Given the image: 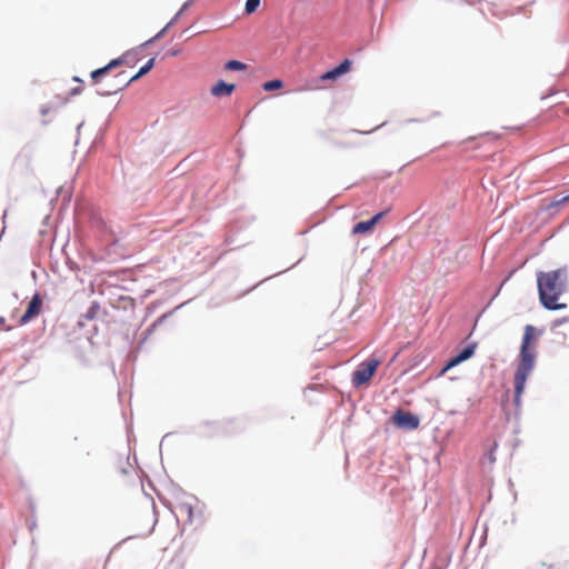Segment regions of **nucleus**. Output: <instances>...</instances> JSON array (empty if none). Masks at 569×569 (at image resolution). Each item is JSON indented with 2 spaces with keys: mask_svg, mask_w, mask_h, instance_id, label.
<instances>
[{
  "mask_svg": "<svg viewBox=\"0 0 569 569\" xmlns=\"http://www.w3.org/2000/svg\"><path fill=\"white\" fill-rule=\"evenodd\" d=\"M541 331L531 325H527L523 330V337L520 346L519 361L513 377L515 385V406H521V396L525 391V386L528 377L532 372L537 357V342Z\"/></svg>",
  "mask_w": 569,
  "mask_h": 569,
  "instance_id": "nucleus-1",
  "label": "nucleus"
},
{
  "mask_svg": "<svg viewBox=\"0 0 569 569\" xmlns=\"http://www.w3.org/2000/svg\"><path fill=\"white\" fill-rule=\"evenodd\" d=\"M567 269L559 268L551 271H540L537 274V283L540 302L546 309L558 310L566 307L558 303L559 297L567 290Z\"/></svg>",
  "mask_w": 569,
  "mask_h": 569,
  "instance_id": "nucleus-2",
  "label": "nucleus"
},
{
  "mask_svg": "<svg viewBox=\"0 0 569 569\" xmlns=\"http://www.w3.org/2000/svg\"><path fill=\"white\" fill-rule=\"evenodd\" d=\"M380 361L371 358L359 365L352 373V383L355 387H360L368 383L377 371Z\"/></svg>",
  "mask_w": 569,
  "mask_h": 569,
  "instance_id": "nucleus-3",
  "label": "nucleus"
},
{
  "mask_svg": "<svg viewBox=\"0 0 569 569\" xmlns=\"http://www.w3.org/2000/svg\"><path fill=\"white\" fill-rule=\"evenodd\" d=\"M129 57H130V53L126 52L122 56H120L119 58L111 60L107 66L99 68L97 70H93L91 72V79H92L93 83L94 84L98 83L100 81L101 77L106 76L110 70L128 63Z\"/></svg>",
  "mask_w": 569,
  "mask_h": 569,
  "instance_id": "nucleus-4",
  "label": "nucleus"
},
{
  "mask_svg": "<svg viewBox=\"0 0 569 569\" xmlns=\"http://www.w3.org/2000/svg\"><path fill=\"white\" fill-rule=\"evenodd\" d=\"M391 419L393 423L399 428L412 430L419 426V419L416 416L400 409L393 413Z\"/></svg>",
  "mask_w": 569,
  "mask_h": 569,
  "instance_id": "nucleus-5",
  "label": "nucleus"
},
{
  "mask_svg": "<svg viewBox=\"0 0 569 569\" xmlns=\"http://www.w3.org/2000/svg\"><path fill=\"white\" fill-rule=\"evenodd\" d=\"M41 308H42V299L39 293H36L31 298L26 312L20 318V321H19L20 325H26L29 321H31L32 319H34L36 317H38L41 312Z\"/></svg>",
  "mask_w": 569,
  "mask_h": 569,
  "instance_id": "nucleus-6",
  "label": "nucleus"
},
{
  "mask_svg": "<svg viewBox=\"0 0 569 569\" xmlns=\"http://www.w3.org/2000/svg\"><path fill=\"white\" fill-rule=\"evenodd\" d=\"M154 66V58H151L147 61V63L140 68V70L134 74L132 76L130 79L126 80V79H121L119 84L117 86V88L113 90V91H110L109 93H116L124 88H127L131 82L140 79L141 77H143L144 74H147Z\"/></svg>",
  "mask_w": 569,
  "mask_h": 569,
  "instance_id": "nucleus-7",
  "label": "nucleus"
},
{
  "mask_svg": "<svg viewBox=\"0 0 569 569\" xmlns=\"http://www.w3.org/2000/svg\"><path fill=\"white\" fill-rule=\"evenodd\" d=\"M475 349H476V345H470L468 347H466L463 350H461L458 355H456L455 357H452L448 362L447 365L445 366V368L442 369V373H445L446 371H448L449 369H451L452 367H456L458 366L459 363H461L462 361L471 358L475 353Z\"/></svg>",
  "mask_w": 569,
  "mask_h": 569,
  "instance_id": "nucleus-8",
  "label": "nucleus"
},
{
  "mask_svg": "<svg viewBox=\"0 0 569 569\" xmlns=\"http://www.w3.org/2000/svg\"><path fill=\"white\" fill-rule=\"evenodd\" d=\"M385 216V212H378L375 214L370 220L368 221H360L356 223L352 228V233L355 234H365L370 232L375 226L381 220V218Z\"/></svg>",
  "mask_w": 569,
  "mask_h": 569,
  "instance_id": "nucleus-9",
  "label": "nucleus"
},
{
  "mask_svg": "<svg viewBox=\"0 0 569 569\" xmlns=\"http://www.w3.org/2000/svg\"><path fill=\"white\" fill-rule=\"evenodd\" d=\"M350 67H351V61L346 59L338 67L325 72L320 77V80L321 81H327V80L336 81L340 76L347 73L350 70Z\"/></svg>",
  "mask_w": 569,
  "mask_h": 569,
  "instance_id": "nucleus-10",
  "label": "nucleus"
},
{
  "mask_svg": "<svg viewBox=\"0 0 569 569\" xmlns=\"http://www.w3.org/2000/svg\"><path fill=\"white\" fill-rule=\"evenodd\" d=\"M236 86L232 83H226L224 81H218L210 90L214 97L231 96L234 91Z\"/></svg>",
  "mask_w": 569,
  "mask_h": 569,
  "instance_id": "nucleus-11",
  "label": "nucleus"
},
{
  "mask_svg": "<svg viewBox=\"0 0 569 569\" xmlns=\"http://www.w3.org/2000/svg\"><path fill=\"white\" fill-rule=\"evenodd\" d=\"M246 68H247V66L243 62L238 61V60H229L224 64V69L229 70V71H240V70H244Z\"/></svg>",
  "mask_w": 569,
  "mask_h": 569,
  "instance_id": "nucleus-12",
  "label": "nucleus"
},
{
  "mask_svg": "<svg viewBox=\"0 0 569 569\" xmlns=\"http://www.w3.org/2000/svg\"><path fill=\"white\" fill-rule=\"evenodd\" d=\"M569 201V193L567 196H563V197H555L547 206H546V209L547 210H550L552 208H556V207H559L563 203H567Z\"/></svg>",
  "mask_w": 569,
  "mask_h": 569,
  "instance_id": "nucleus-13",
  "label": "nucleus"
},
{
  "mask_svg": "<svg viewBox=\"0 0 569 569\" xmlns=\"http://www.w3.org/2000/svg\"><path fill=\"white\" fill-rule=\"evenodd\" d=\"M282 87H283V82L280 79L267 81L262 84V88L266 91L278 90V89H281Z\"/></svg>",
  "mask_w": 569,
  "mask_h": 569,
  "instance_id": "nucleus-14",
  "label": "nucleus"
},
{
  "mask_svg": "<svg viewBox=\"0 0 569 569\" xmlns=\"http://www.w3.org/2000/svg\"><path fill=\"white\" fill-rule=\"evenodd\" d=\"M260 4V0H247L246 2V12L248 14L253 13Z\"/></svg>",
  "mask_w": 569,
  "mask_h": 569,
  "instance_id": "nucleus-15",
  "label": "nucleus"
},
{
  "mask_svg": "<svg viewBox=\"0 0 569 569\" xmlns=\"http://www.w3.org/2000/svg\"><path fill=\"white\" fill-rule=\"evenodd\" d=\"M99 309H100L99 305L97 302H93L86 312V316H84L86 319L92 320L96 317Z\"/></svg>",
  "mask_w": 569,
  "mask_h": 569,
  "instance_id": "nucleus-16",
  "label": "nucleus"
},
{
  "mask_svg": "<svg viewBox=\"0 0 569 569\" xmlns=\"http://www.w3.org/2000/svg\"><path fill=\"white\" fill-rule=\"evenodd\" d=\"M172 23H173V20H172V21H170V22H169V23H168V24H167V26H166L161 31H159V32H158V33H157L152 39H150V40L148 41V43H149V42H152V41H154V40L160 39V38L164 34V32L169 29V27H170Z\"/></svg>",
  "mask_w": 569,
  "mask_h": 569,
  "instance_id": "nucleus-17",
  "label": "nucleus"
},
{
  "mask_svg": "<svg viewBox=\"0 0 569 569\" xmlns=\"http://www.w3.org/2000/svg\"><path fill=\"white\" fill-rule=\"evenodd\" d=\"M0 328H3L7 331L11 330V327L6 326V319L3 317H0Z\"/></svg>",
  "mask_w": 569,
  "mask_h": 569,
  "instance_id": "nucleus-18",
  "label": "nucleus"
},
{
  "mask_svg": "<svg viewBox=\"0 0 569 569\" xmlns=\"http://www.w3.org/2000/svg\"><path fill=\"white\" fill-rule=\"evenodd\" d=\"M48 112H49V108H42V109H41V113H42L43 116H46Z\"/></svg>",
  "mask_w": 569,
  "mask_h": 569,
  "instance_id": "nucleus-19",
  "label": "nucleus"
},
{
  "mask_svg": "<svg viewBox=\"0 0 569 569\" xmlns=\"http://www.w3.org/2000/svg\"><path fill=\"white\" fill-rule=\"evenodd\" d=\"M122 76H123V72L118 73V74H117V78H118V79H120V78H122Z\"/></svg>",
  "mask_w": 569,
  "mask_h": 569,
  "instance_id": "nucleus-20",
  "label": "nucleus"
}]
</instances>
